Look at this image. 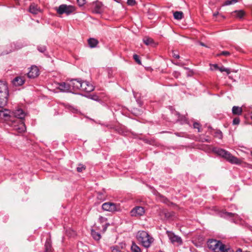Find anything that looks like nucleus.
<instances>
[{"mask_svg":"<svg viewBox=\"0 0 252 252\" xmlns=\"http://www.w3.org/2000/svg\"><path fill=\"white\" fill-rule=\"evenodd\" d=\"M26 115L23 109L17 108L13 111L5 109L0 111V117H2L7 124L19 132H24L26 126L24 119Z\"/></svg>","mask_w":252,"mask_h":252,"instance_id":"nucleus-1","label":"nucleus"},{"mask_svg":"<svg viewBox=\"0 0 252 252\" xmlns=\"http://www.w3.org/2000/svg\"><path fill=\"white\" fill-rule=\"evenodd\" d=\"M213 152L232 164H240L241 160L230 152L221 148H214Z\"/></svg>","mask_w":252,"mask_h":252,"instance_id":"nucleus-2","label":"nucleus"},{"mask_svg":"<svg viewBox=\"0 0 252 252\" xmlns=\"http://www.w3.org/2000/svg\"><path fill=\"white\" fill-rule=\"evenodd\" d=\"M137 240L145 248H149L154 241V239L147 232L145 231H138L137 235Z\"/></svg>","mask_w":252,"mask_h":252,"instance_id":"nucleus-3","label":"nucleus"},{"mask_svg":"<svg viewBox=\"0 0 252 252\" xmlns=\"http://www.w3.org/2000/svg\"><path fill=\"white\" fill-rule=\"evenodd\" d=\"M7 85L3 81H0V107L6 105L8 96Z\"/></svg>","mask_w":252,"mask_h":252,"instance_id":"nucleus-4","label":"nucleus"},{"mask_svg":"<svg viewBox=\"0 0 252 252\" xmlns=\"http://www.w3.org/2000/svg\"><path fill=\"white\" fill-rule=\"evenodd\" d=\"M56 10L57 12L60 15L64 13L67 15H69L74 11L75 8L72 5L63 4L60 5L58 7H56Z\"/></svg>","mask_w":252,"mask_h":252,"instance_id":"nucleus-5","label":"nucleus"},{"mask_svg":"<svg viewBox=\"0 0 252 252\" xmlns=\"http://www.w3.org/2000/svg\"><path fill=\"white\" fill-rule=\"evenodd\" d=\"M102 209L106 211L114 212L121 211L120 204H116L112 202H106L102 204Z\"/></svg>","mask_w":252,"mask_h":252,"instance_id":"nucleus-6","label":"nucleus"},{"mask_svg":"<svg viewBox=\"0 0 252 252\" xmlns=\"http://www.w3.org/2000/svg\"><path fill=\"white\" fill-rule=\"evenodd\" d=\"M82 80L79 79H72L69 80L71 92L80 90L82 86Z\"/></svg>","mask_w":252,"mask_h":252,"instance_id":"nucleus-7","label":"nucleus"},{"mask_svg":"<svg viewBox=\"0 0 252 252\" xmlns=\"http://www.w3.org/2000/svg\"><path fill=\"white\" fill-rule=\"evenodd\" d=\"M130 213L132 217H140L144 214L145 209L142 206H136L131 210Z\"/></svg>","mask_w":252,"mask_h":252,"instance_id":"nucleus-8","label":"nucleus"},{"mask_svg":"<svg viewBox=\"0 0 252 252\" xmlns=\"http://www.w3.org/2000/svg\"><path fill=\"white\" fill-rule=\"evenodd\" d=\"M214 252H233L230 248H226V246L222 244L220 241L218 244V246L215 248V249L213 250Z\"/></svg>","mask_w":252,"mask_h":252,"instance_id":"nucleus-9","label":"nucleus"},{"mask_svg":"<svg viewBox=\"0 0 252 252\" xmlns=\"http://www.w3.org/2000/svg\"><path fill=\"white\" fill-rule=\"evenodd\" d=\"M81 90L87 93H90L94 91V87L88 81H82Z\"/></svg>","mask_w":252,"mask_h":252,"instance_id":"nucleus-10","label":"nucleus"},{"mask_svg":"<svg viewBox=\"0 0 252 252\" xmlns=\"http://www.w3.org/2000/svg\"><path fill=\"white\" fill-rule=\"evenodd\" d=\"M27 75L29 78H34L37 77L39 75V69L35 65L32 66Z\"/></svg>","mask_w":252,"mask_h":252,"instance_id":"nucleus-11","label":"nucleus"},{"mask_svg":"<svg viewBox=\"0 0 252 252\" xmlns=\"http://www.w3.org/2000/svg\"><path fill=\"white\" fill-rule=\"evenodd\" d=\"M58 89L63 92H71L70 83L69 82H61L58 84Z\"/></svg>","mask_w":252,"mask_h":252,"instance_id":"nucleus-12","label":"nucleus"},{"mask_svg":"<svg viewBox=\"0 0 252 252\" xmlns=\"http://www.w3.org/2000/svg\"><path fill=\"white\" fill-rule=\"evenodd\" d=\"M93 12L95 13H101L103 11V4L100 1H96L93 4Z\"/></svg>","mask_w":252,"mask_h":252,"instance_id":"nucleus-13","label":"nucleus"},{"mask_svg":"<svg viewBox=\"0 0 252 252\" xmlns=\"http://www.w3.org/2000/svg\"><path fill=\"white\" fill-rule=\"evenodd\" d=\"M167 232L168 233V236L169 238V239L172 243L175 242H177L180 244L182 243V239L180 237L174 235V234L173 233L168 231H167Z\"/></svg>","mask_w":252,"mask_h":252,"instance_id":"nucleus-14","label":"nucleus"},{"mask_svg":"<svg viewBox=\"0 0 252 252\" xmlns=\"http://www.w3.org/2000/svg\"><path fill=\"white\" fill-rule=\"evenodd\" d=\"M220 241H218L215 239H210L207 242V246L208 248L213 251L215 249L217 246H218Z\"/></svg>","mask_w":252,"mask_h":252,"instance_id":"nucleus-15","label":"nucleus"},{"mask_svg":"<svg viewBox=\"0 0 252 252\" xmlns=\"http://www.w3.org/2000/svg\"><path fill=\"white\" fill-rule=\"evenodd\" d=\"M29 12L33 14H37L41 12L40 8L38 7L37 4L32 3L29 7Z\"/></svg>","mask_w":252,"mask_h":252,"instance_id":"nucleus-16","label":"nucleus"},{"mask_svg":"<svg viewBox=\"0 0 252 252\" xmlns=\"http://www.w3.org/2000/svg\"><path fill=\"white\" fill-rule=\"evenodd\" d=\"M99 42L97 39L94 38H90L88 39V43L91 48H95L98 45Z\"/></svg>","mask_w":252,"mask_h":252,"instance_id":"nucleus-17","label":"nucleus"},{"mask_svg":"<svg viewBox=\"0 0 252 252\" xmlns=\"http://www.w3.org/2000/svg\"><path fill=\"white\" fill-rule=\"evenodd\" d=\"M15 86H21L25 83V80L22 77H16L12 81Z\"/></svg>","mask_w":252,"mask_h":252,"instance_id":"nucleus-18","label":"nucleus"},{"mask_svg":"<svg viewBox=\"0 0 252 252\" xmlns=\"http://www.w3.org/2000/svg\"><path fill=\"white\" fill-rule=\"evenodd\" d=\"M232 16L238 18H242L245 15V12L243 10H235L232 13Z\"/></svg>","mask_w":252,"mask_h":252,"instance_id":"nucleus-19","label":"nucleus"},{"mask_svg":"<svg viewBox=\"0 0 252 252\" xmlns=\"http://www.w3.org/2000/svg\"><path fill=\"white\" fill-rule=\"evenodd\" d=\"M44 252H53L51 242L50 239H47L45 244Z\"/></svg>","mask_w":252,"mask_h":252,"instance_id":"nucleus-20","label":"nucleus"},{"mask_svg":"<svg viewBox=\"0 0 252 252\" xmlns=\"http://www.w3.org/2000/svg\"><path fill=\"white\" fill-rule=\"evenodd\" d=\"M242 112V108L240 107L234 106L232 107V112L234 115H241Z\"/></svg>","mask_w":252,"mask_h":252,"instance_id":"nucleus-21","label":"nucleus"},{"mask_svg":"<svg viewBox=\"0 0 252 252\" xmlns=\"http://www.w3.org/2000/svg\"><path fill=\"white\" fill-rule=\"evenodd\" d=\"M173 16L175 19L180 20L183 18L184 14L182 11H176L174 12Z\"/></svg>","mask_w":252,"mask_h":252,"instance_id":"nucleus-22","label":"nucleus"},{"mask_svg":"<svg viewBox=\"0 0 252 252\" xmlns=\"http://www.w3.org/2000/svg\"><path fill=\"white\" fill-rule=\"evenodd\" d=\"M91 235L93 238L97 241H98L101 238V235L99 233L96 232L94 229L91 230Z\"/></svg>","mask_w":252,"mask_h":252,"instance_id":"nucleus-23","label":"nucleus"},{"mask_svg":"<svg viewBox=\"0 0 252 252\" xmlns=\"http://www.w3.org/2000/svg\"><path fill=\"white\" fill-rule=\"evenodd\" d=\"M131 250L132 252H141L140 248L133 242L131 246Z\"/></svg>","mask_w":252,"mask_h":252,"instance_id":"nucleus-24","label":"nucleus"},{"mask_svg":"<svg viewBox=\"0 0 252 252\" xmlns=\"http://www.w3.org/2000/svg\"><path fill=\"white\" fill-rule=\"evenodd\" d=\"M238 1V0H227L225 1L222 4V6H227L231 4L236 3Z\"/></svg>","mask_w":252,"mask_h":252,"instance_id":"nucleus-25","label":"nucleus"},{"mask_svg":"<svg viewBox=\"0 0 252 252\" xmlns=\"http://www.w3.org/2000/svg\"><path fill=\"white\" fill-rule=\"evenodd\" d=\"M214 137L218 138L219 139L222 138V133L220 130H216L214 134Z\"/></svg>","mask_w":252,"mask_h":252,"instance_id":"nucleus-26","label":"nucleus"},{"mask_svg":"<svg viewBox=\"0 0 252 252\" xmlns=\"http://www.w3.org/2000/svg\"><path fill=\"white\" fill-rule=\"evenodd\" d=\"M99 96H100V98H101L100 101H103L104 102H107L109 100V97L108 96V95H107L104 93H102Z\"/></svg>","mask_w":252,"mask_h":252,"instance_id":"nucleus-27","label":"nucleus"},{"mask_svg":"<svg viewBox=\"0 0 252 252\" xmlns=\"http://www.w3.org/2000/svg\"><path fill=\"white\" fill-rule=\"evenodd\" d=\"M198 141L200 142H208V143H210L211 141V140L209 138L208 136L205 137L202 135H200V136L199 137Z\"/></svg>","mask_w":252,"mask_h":252,"instance_id":"nucleus-28","label":"nucleus"},{"mask_svg":"<svg viewBox=\"0 0 252 252\" xmlns=\"http://www.w3.org/2000/svg\"><path fill=\"white\" fill-rule=\"evenodd\" d=\"M143 42L146 45H149L153 43L154 41L151 38L146 37L143 39Z\"/></svg>","mask_w":252,"mask_h":252,"instance_id":"nucleus-29","label":"nucleus"},{"mask_svg":"<svg viewBox=\"0 0 252 252\" xmlns=\"http://www.w3.org/2000/svg\"><path fill=\"white\" fill-rule=\"evenodd\" d=\"M85 169H86L85 166L82 164H79V166L76 168L78 172H82Z\"/></svg>","mask_w":252,"mask_h":252,"instance_id":"nucleus-30","label":"nucleus"},{"mask_svg":"<svg viewBox=\"0 0 252 252\" xmlns=\"http://www.w3.org/2000/svg\"><path fill=\"white\" fill-rule=\"evenodd\" d=\"M230 55V53L228 51H223L220 52V54H218L217 56L219 57L220 56H228Z\"/></svg>","mask_w":252,"mask_h":252,"instance_id":"nucleus-31","label":"nucleus"},{"mask_svg":"<svg viewBox=\"0 0 252 252\" xmlns=\"http://www.w3.org/2000/svg\"><path fill=\"white\" fill-rule=\"evenodd\" d=\"M133 58L138 64H141V62L139 59V57L138 55L136 54H134L133 56Z\"/></svg>","mask_w":252,"mask_h":252,"instance_id":"nucleus-32","label":"nucleus"},{"mask_svg":"<svg viewBox=\"0 0 252 252\" xmlns=\"http://www.w3.org/2000/svg\"><path fill=\"white\" fill-rule=\"evenodd\" d=\"M193 127L194 128H196L198 129V132H201L200 127L201 125L199 123L197 122H194L193 125Z\"/></svg>","mask_w":252,"mask_h":252,"instance_id":"nucleus-33","label":"nucleus"},{"mask_svg":"<svg viewBox=\"0 0 252 252\" xmlns=\"http://www.w3.org/2000/svg\"><path fill=\"white\" fill-rule=\"evenodd\" d=\"M38 50L41 53H44L46 51V47L43 45H40L37 47Z\"/></svg>","mask_w":252,"mask_h":252,"instance_id":"nucleus-34","label":"nucleus"},{"mask_svg":"<svg viewBox=\"0 0 252 252\" xmlns=\"http://www.w3.org/2000/svg\"><path fill=\"white\" fill-rule=\"evenodd\" d=\"M91 98L96 101H100L101 100L100 96L96 94L92 95L91 96Z\"/></svg>","mask_w":252,"mask_h":252,"instance_id":"nucleus-35","label":"nucleus"},{"mask_svg":"<svg viewBox=\"0 0 252 252\" xmlns=\"http://www.w3.org/2000/svg\"><path fill=\"white\" fill-rule=\"evenodd\" d=\"M127 4L128 5L133 6L136 4L135 0H127Z\"/></svg>","mask_w":252,"mask_h":252,"instance_id":"nucleus-36","label":"nucleus"},{"mask_svg":"<svg viewBox=\"0 0 252 252\" xmlns=\"http://www.w3.org/2000/svg\"><path fill=\"white\" fill-rule=\"evenodd\" d=\"M77 1L80 6L84 5L86 3V0H77Z\"/></svg>","mask_w":252,"mask_h":252,"instance_id":"nucleus-37","label":"nucleus"},{"mask_svg":"<svg viewBox=\"0 0 252 252\" xmlns=\"http://www.w3.org/2000/svg\"><path fill=\"white\" fill-rule=\"evenodd\" d=\"M180 75V73L177 71H174L172 73V75L176 78H178Z\"/></svg>","mask_w":252,"mask_h":252,"instance_id":"nucleus-38","label":"nucleus"},{"mask_svg":"<svg viewBox=\"0 0 252 252\" xmlns=\"http://www.w3.org/2000/svg\"><path fill=\"white\" fill-rule=\"evenodd\" d=\"M240 123V119L239 118H235L233 120V125H238Z\"/></svg>","mask_w":252,"mask_h":252,"instance_id":"nucleus-39","label":"nucleus"},{"mask_svg":"<svg viewBox=\"0 0 252 252\" xmlns=\"http://www.w3.org/2000/svg\"><path fill=\"white\" fill-rule=\"evenodd\" d=\"M225 214L226 216H227L228 217H234L237 215L235 213H229V212H225Z\"/></svg>","mask_w":252,"mask_h":252,"instance_id":"nucleus-40","label":"nucleus"},{"mask_svg":"<svg viewBox=\"0 0 252 252\" xmlns=\"http://www.w3.org/2000/svg\"><path fill=\"white\" fill-rule=\"evenodd\" d=\"M172 56L175 59H178L180 58L179 55L177 54V53H176V52L175 51H173V52H172Z\"/></svg>","mask_w":252,"mask_h":252,"instance_id":"nucleus-41","label":"nucleus"},{"mask_svg":"<svg viewBox=\"0 0 252 252\" xmlns=\"http://www.w3.org/2000/svg\"><path fill=\"white\" fill-rule=\"evenodd\" d=\"M182 121V122L181 123V124H184V123H187L188 122V120H187V119L185 118V117H184L181 120Z\"/></svg>","mask_w":252,"mask_h":252,"instance_id":"nucleus-42","label":"nucleus"},{"mask_svg":"<svg viewBox=\"0 0 252 252\" xmlns=\"http://www.w3.org/2000/svg\"><path fill=\"white\" fill-rule=\"evenodd\" d=\"M224 68H225V67H224L223 66H221V67H219V70L220 72H224V70H225Z\"/></svg>","mask_w":252,"mask_h":252,"instance_id":"nucleus-43","label":"nucleus"},{"mask_svg":"<svg viewBox=\"0 0 252 252\" xmlns=\"http://www.w3.org/2000/svg\"><path fill=\"white\" fill-rule=\"evenodd\" d=\"M224 70H224V72H226L227 73V74H230V71L229 69H228V68H224Z\"/></svg>","mask_w":252,"mask_h":252,"instance_id":"nucleus-44","label":"nucleus"},{"mask_svg":"<svg viewBox=\"0 0 252 252\" xmlns=\"http://www.w3.org/2000/svg\"><path fill=\"white\" fill-rule=\"evenodd\" d=\"M99 220L101 222H102L103 221L106 220V219L105 218H103L102 217H100L99 218Z\"/></svg>","mask_w":252,"mask_h":252,"instance_id":"nucleus-45","label":"nucleus"},{"mask_svg":"<svg viewBox=\"0 0 252 252\" xmlns=\"http://www.w3.org/2000/svg\"><path fill=\"white\" fill-rule=\"evenodd\" d=\"M213 66H214L215 69L219 70V68L220 66H219L218 64H215L213 65Z\"/></svg>","mask_w":252,"mask_h":252,"instance_id":"nucleus-46","label":"nucleus"},{"mask_svg":"<svg viewBox=\"0 0 252 252\" xmlns=\"http://www.w3.org/2000/svg\"><path fill=\"white\" fill-rule=\"evenodd\" d=\"M199 44L202 46H204V47H207V46L203 42H200Z\"/></svg>","mask_w":252,"mask_h":252,"instance_id":"nucleus-47","label":"nucleus"},{"mask_svg":"<svg viewBox=\"0 0 252 252\" xmlns=\"http://www.w3.org/2000/svg\"><path fill=\"white\" fill-rule=\"evenodd\" d=\"M219 13V12H215L213 14V16L214 17H216L217 15H218Z\"/></svg>","mask_w":252,"mask_h":252,"instance_id":"nucleus-48","label":"nucleus"},{"mask_svg":"<svg viewBox=\"0 0 252 252\" xmlns=\"http://www.w3.org/2000/svg\"><path fill=\"white\" fill-rule=\"evenodd\" d=\"M235 252H242V250L241 249L239 248L237 249Z\"/></svg>","mask_w":252,"mask_h":252,"instance_id":"nucleus-49","label":"nucleus"},{"mask_svg":"<svg viewBox=\"0 0 252 252\" xmlns=\"http://www.w3.org/2000/svg\"><path fill=\"white\" fill-rule=\"evenodd\" d=\"M72 234L71 235H72V236H74V235H76V233H75V232H74V231H72Z\"/></svg>","mask_w":252,"mask_h":252,"instance_id":"nucleus-50","label":"nucleus"},{"mask_svg":"<svg viewBox=\"0 0 252 252\" xmlns=\"http://www.w3.org/2000/svg\"><path fill=\"white\" fill-rule=\"evenodd\" d=\"M108 224H107V225H106L104 227V228H103V230H104V231H105V230L106 229L107 227V226H108Z\"/></svg>","mask_w":252,"mask_h":252,"instance_id":"nucleus-51","label":"nucleus"},{"mask_svg":"<svg viewBox=\"0 0 252 252\" xmlns=\"http://www.w3.org/2000/svg\"><path fill=\"white\" fill-rule=\"evenodd\" d=\"M176 135L177 136H179V134L178 133H176Z\"/></svg>","mask_w":252,"mask_h":252,"instance_id":"nucleus-52","label":"nucleus"},{"mask_svg":"<svg viewBox=\"0 0 252 252\" xmlns=\"http://www.w3.org/2000/svg\"><path fill=\"white\" fill-rule=\"evenodd\" d=\"M251 154L252 156V151L251 152Z\"/></svg>","mask_w":252,"mask_h":252,"instance_id":"nucleus-53","label":"nucleus"},{"mask_svg":"<svg viewBox=\"0 0 252 252\" xmlns=\"http://www.w3.org/2000/svg\"><path fill=\"white\" fill-rule=\"evenodd\" d=\"M251 119H252V116L251 117Z\"/></svg>","mask_w":252,"mask_h":252,"instance_id":"nucleus-54","label":"nucleus"},{"mask_svg":"<svg viewBox=\"0 0 252 252\" xmlns=\"http://www.w3.org/2000/svg\"><path fill=\"white\" fill-rule=\"evenodd\" d=\"M248 252V251H246V252Z\"/></svg>","mask_w":252,"mask_h":252,"instance_id":"nucleus-55","label":"nucleus"},{"mask_svg":"<svg viewBox=\"0 0 252 252\" xmlns=\"http://www.w3.org/2000/svg\"><path fill=\"white\" fill-rule=\"evenodd\" d=\"M159 252H162L161 251H160Z\"/></svg>","mask_w":252,"mask_h":252,"instance_id":"nucleus-56","label":"nucleus"},{"mask_svg":"<svg viewBox=\"0 0 252 252\" xmlns=\"http://www.w3.org/2000/svg\"><path fill=\"white\" fill-rule=\"evenodd\" d=\"M2 107H0V108H2Z\"/></svg>","mask_w":252,"mask_h":252,"instance_id":"nucleus-57","label":"nucleus"}]
</instances>
